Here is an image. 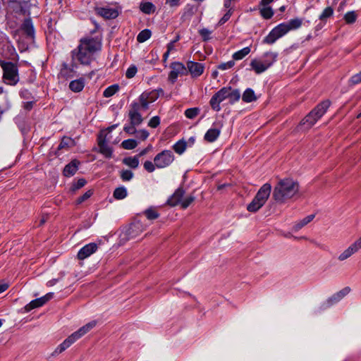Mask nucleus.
I'll list each match as a JSON object with an SVG mask.
<instances>
[{
	"instance_id": "1",
	"label": "nucleus",
	"mask_w": 361,
	"mask_h": 361,
	"mask_svg": "<svg viewBox=\"0 0 361 361\" xmlns=\"http://www.w3.org/2000/svg\"><path fill=\"white\" fill-rule=\"evenodd\" d=\"M102 48L101 39L98 37H87L80 40L78 47L72 51L74 61L82 65L88 66L94 60V55Z\"/></svg>"
},
{
	"instance_id": "2",
	"label": "nucleus",
	"mask_w": 361,
	"mask_h": 361,
	"mask_svg": "<svg viewBox=\"0 0 361 361\" xmlns=\"http://www.w3.org/2000/svg\"><path fill=\"white\" fill-rule=\"evenodd\" d=\"M299 191L298 183L292 178L281 179L274 188L273 199L277 203H284Z\"/></svg>"
},
{
	"instance_id": "3",
	"label": "nucleus",
	"mask_w": 361,
	"mask_h": 361,
	"mask_svg": "<svg viewBox=\"0 0 361 361\" xmlns=\"http://www.w3.org/2000/svg\"><path fill=\"white\" fill-rule=\"evenodd\" d=\"M331 102L325 100L317 104L301 121L302 125L311 128L326 113Z\"/></svg>"
},
{
	"instance_id": "4",
	"label": "nucleus",
	"mask_w": 361,
	"mask_h": 361,
	"mask_svg": "<svg viewBox=\"0 0 361 361\" xmlns=\"http://www.w3.org/2000/svg\"><path fill=\"white\" fill-rule=\"evenodd\" d=\"M0 66L3 70V79L6 81V84L16 85L19 81L17 65L11 61L1 60Z\"/></svg>"
},
{
	"instance_id": "5",
	"label": "nucleus",
	"mask_w": 361,
	"mask_h": 361,
	"mask_svg": "<svg viewBox=\"0 0 361 361\" xmlns=\"http://www.w3.org/2000/svg\"><path fill=\"white\" fill-rule=\"evenodd\" d=\"M116 125H114L109 127L107 130L109 133L113 129L116 128ZM110 137H108V133L106 130H103L100 133L98 136V145L99 147V152L104 154L106 157L110 158L112 155V149L111 148L106 144V141L109 140Z\"/></svg>"
},
{
	"instance_id": "6",
	"label": "nucleus",
	"mask_w": 361,
	"mask_h": 361,
	"mask_svg": "<svg viewBox=\"0 0 361 361\" xmlns=\"http://www.w3.org/2000/svg\"><path fill=\"white\" fill-rule=\"evenodd\" d=\"M174 161V155L171 150H163L154 158L157 168L163 169L169 166Z\"/></svg>"
},
{
	"instance_id": "7",
	"label": "nucleus",
	"mask_w": 361,
	"mask_h": 361,
	"mask_svg": "<svg viewBox=\"0 0 361 361\" xmlns=\"http://www.w3.org/2000/svg\"><path fill=\"white\" fill-rule=\"evenodd\" d=\"M171 71L169 74V80L174 83L178 76L187 75L188 71L183 63L180 62H173L170 65Z\"/></svg>"
},
{
	"instance_id": "8",
	"label": "nucleus",
	"mask_w": 361,
	"mask_h": 361,
	"mask_svg": "<svg viewBox=\"0 0 361 361\" xmlns=\"http://www.w3.org/2000/svg\"><path fill=\"white\" fill-rule=\"evenodd\" d=\"M94 10L97 15L102 16L104 19H114L119 14V11L116 6H97Z\"/></svg>"
},
{
	"instance_id": "9",
	"label": "nucleus",
	"mask_w": 361,
	"mask_h": 361,
	"mask_svg": "<svg viewBox=\"0 0 361 361\" xmlns=\"http://www.w3.org/2000/svg\"><path fill=\"white\" fill-rule=\"evenodd\" d=\"M159 97L157 91L150 92H143L140 96V106L143 109H147L149 103L154 102Z\"/></svg>"
},
{
	"instance_id": "10",
	"label": "nucleus",
	"mask_w": 361,
	"mask_h": 361,
	"mask_svg": "<svg viewBox=\"0 0 361 361\" xmlns=\"http://www.w3.org/2000/svg\"><path fill=\"white\" fill-rule=\"evenodd\" d=\"M361 249V243L357 240L355 243L350 245L346 250H345L339 256L338 259L343 261L351 257L353 254L357 252Z\"/></svg>"
},
{
	"instance_id": "11",
	"label": "nucleus",
	"mask_w": 361,
	"mask_h": 361,
	"mask_svg": "<svg viewBox=\"0 0 361 361\" xmlns=\"http://www.w3.org/2000/svg\"><path fill=\"white\" fill-rule=\"evenodd\" d=\"M186 68L188 71V73H190L192 77L197 78L203 73L204 67L200 63L195 61H188L187 63Z\"/></svg>"
},
{
	"instance_id": "12",
	"label": "nucleus",
	"mask_w": 361,
	"mask_h": 361,
	"mask_svg": "<svg viewBox=\"0 0 361 361\" xmlns=\"http://www.w3.org/2000/svg\"><path fill=\"white\" fill-rule=\"evenodd\" d=\"M98 247L96 243H89L82 247L78 252V258L80 260L85 259L90 257L92 254L94 253Z\"/></svg>"
},
{
	"instance_id": "13",
	"label": "nucleus",
	"mask_w": 361,
	"mask_h": 361,
	"mask_svg": "<svg viewBox=\"0 0 361 361\" xmlns=\"http://www.w3.org/2000/svg\"><path fill=\"white\" fill-rule=\"evenodd\" d=\"M185 190L183 188H178L176 190L174 193L168 199L166 204L171 207H175L178 204H180Z\"/></svg>"
},
{
	"instance_id": "14",
	"label": "nucleus",
	"mask_w": 361,
	"mask_h": 361,
	"mask_svg": "<svg viewBox=\"0 0 361 361\" xmlns=\"http://www.w3.org/2000/svg\"><path fill=\"white\" fill-rule=\"evenodd\" d=\"M271 191V185L269 183H265L260 188L255 197L257 198V200H261L265 204L270 195Z\"/></svg>"
},
{
	"instance_id": "15",
	"label": "nucleus",
	"mask_w": 361,
	"mask_h": 361,
	"mask_svg": "<svg viewBox=\"0 0 361 361\" xmlns=\"http://www.w3.org/2000/svg\"><path fill=\"white\" fill-rule=\"evenodd\" d=\"M97 325L96 321H92L87 324L84 325L81 328H80L78 331L73 333L71 335L73 338L75 339V341L80 338L82 336L89 332L91 329H92Z\"/></svg>"
},
{
	"instance_id": "16",
	"label": "nucleus",
	"mask_w": 361,
	"mask_h": 361,
	"mask_svg": "<svg viewBox=\"0 0 361 361\" xmlns=\"http://www.w3.org/2000/svg\"><path fill=\"white\" fill-rule=\"evenodd\" d=\"M130 126H126L124 130L129 134L135 133V103L131 104V109L129 111Z\"/></svg>"
},
{
	"instance_id": "17",
	"label": "nucleus",
	"mask_w": 361,
	"mask_h": 361,
	"mask_svg": "<svg viewBox=\"0 0 361 361\" xmlns=\"http://www.w3.org/2000/svg\"><path fill=\"white\" fill-rule=\"evenodd\" d=\"M79 164L80 162L76 159L71 161L64 167L63 175L67 177L73 176L78 171Z\"/></svg>"
},
{
	"instance_id": "18",
	"label": "nucleus",
	"mask_w": 361,
	"mask_h": 361,
	"mask_svg": "<svg viewBox=\"0 0 361 361\" xmlns=\"http://www.w3.org/2000/svg\"><path fill=\"white\" fill-rule=\"evenodd\" d=\"M21 30L29 37L33 38L35 30L30 18L25 19L21 25Z\"/></svg>"
},
{
	"instance_id": "19",
	"label": "nucleus",
	"mask_w": 361,
	"mask_h": 361,
	"mask_svg": "<svg viewBox=\"0 0 361 361\" xmlns=\"http://www.w3.org/2000/svg\"><path fill=\"white\" fill-rule=\"evenodd\" d=\"M140 10L145 14L150 15L156 11V6L154 4L147 1H142L139 5Z\"/></svg>"
},
{
	"instance_id": "20",
	"label": "nucleus",
	"mask_w": 361,
	"mask_h": 361,
	"mask_svg": "<svg viewBox=\"0 0 361 361\" xmlns=\"http://www.w3.org/2000/svg\"><path fill=\"white\" fill-rule=\"evenodd\" d=\"M220 133V128H212L206 132L204 138L208 142H213L219 137Z\"/></svg>"
},
{
	"instance_id": "21",
	"label": "nucleus",
	"mask_w": 361,
	"mask_h": 361,
	"mask_svg": "<svg viewBox=\"0 0 361 361\" xmlns=\"http://www.w3.org/2000/svg\"><path fill=\"white\" fill-rule=\"evenodd\" d=\"M75 339L73 338V336H69L66 339L63 341L62 343H61L56 349L54 352V355L59 354L66 350L68 348H69L73 343L75 342Z\"/></svg>"
},
{
	"instance_id": "22",
	"label": "nucleus",
	"mask_w": 361,
	"mask_h": 361,
	"mask_svg": "<svg viewBox=\"0 0 361 361\" xmlns=\"http://www.w3.org/2000/svg\"><path fill=\"white\" fill-rule=\"evenodd\" d=\"M252 69L255 71L257 74H261L268 69V67L264 65L261 59H253L250 62Z\"/></svg>"
},
{
	"instance_id": "23",
	"label": "nucleus",
	"mask_w": 361,
	"mask_h": 361,
	"mask_svg": "<svg viewBox=\"0 0 361 361\" xmlns=\"http://www.w3.org/2000/svg\"><path fill=\"white\" fill-rule=\"evenodd\" d=\"M277 56L278 55L276 53L267 52L263 55L262 59L261 60L262 61H263L264 65L267 66V67H268L269 68L276 61Z\"/></svg>"
},
{
	"instance_id": "24",
	"label": "nucleus",
	"mask_w": 361,
	"mask_h": 361,
	"mask_svg": "<svg viewBox=\"0 0 361 361\" xmlns=\"http://www.w3.org/2000/svg\"><path fill=\"white\" fill-rule=\"evenodd\" d=\"M85 87V80L81 78L73 80L69 84V88L74 92H79L83 90Z\"/></svg>"
},
{
	"instance_id": "25",
	"label": "nucleus",
	"mask_w": 361,
	"mask_h": 361,
	"mask_svg": "<svg viewBox=\"0 0 361 361\" xmlns=\"http://www.w3.org/2000/svg\"><path fill=\"white\" fill-rule=\"evenodd\" d=\"M242 99L245 103H250L255 102L257 99V97L252 89L247 88L242 95Z\"/></svg>"
},
{
	"instance_id": "26",
	"label": "nucleus",
	"mask_w": 361,
	"mask_h": 361,
	"mask_svg": "<svg viewBox=\"0 0 361 361\" xmlns=\"http://www.w3.org/2000/svg\"><path fill=\"white\" fill-rule=\"evenodd\" d=\"M264 203L261 200H257V197H254L252 201L247 205V209L250 212H257Z\"/></svg>"
},
{
	"instance_id": "27",
	"label": "nucleus",
	"mask_w": 361,
	"mask_h": 361,
	"mask_svg": "<svg viewBox=\"0 0 361 361\" xmlns=\"http://www.w3.org/2000/svg\"><path fill=\"white\" fill-rule=\"evenodd\" d=\"M228 96L229 102L231 104H233L238 101H239L240 98V92L239 90H232L231 87H228Z\"/></svg>"
},
{
	"instance_id": "28",
	"label": "nucleus",
	"mask_w": 361,
	"mask_h": 361,
	"mask_svg": "<svg viewBox=\"0 0 361 361\" xmlns=\"http://www.w3.org/2000/svg\"><path fill=\"white\" fill-rule=\"evenodd\" d=\"M314 214H310L306 217H305L304 219H302V220H300L299 222H298L294 226H293V230L295 231H299L300 229H301L303 226H305V225H307V224H309L310 222H311L314 218Z\"/></svg>"
},
{
	"instance_id": "29",
	"label": "nucleus",
	"mask_w": 361,
	"mask_h": 361,
	"mask_svg": "<svg viewBox=\"0 0 361 361\" xmlns=\"http://www.w3.org/2000/svg\"><path fill=\"white\" fill-rule=\"evenodd\" d=\"M128 195L127 190L125 187L121 186L116 188L113 193V197L118 200L124 199Z\"/></svg>"
},
{
	"instance_id": "30",
	"label": "nucleus",
	"mask_w": 361,
	"mask_h": 361,
	"mask_svg": "<svg viewBox=\"0 0 361 361\" xmlns=\"http://www.w3.org/2000/svg\"><path fill=\"white\" fill-rule=\"evenodd\" d=\"M187 147V142L184 140H180L173 145V149L178 154H182Z\"/></svg>"
},
{
	"instance_id": "31",
	"label": "nucleus",
	"mask_w": 361,
	"mask_h": 361,
	"mask_svg": "<svg viewBox=\"0 0 361 361\" xmlns=\"http://www.w3.org/2000/svg\"><path fill=\"white\" fill-rule=\"evenodd\" d=\"M75 145V141L68 137H63L58 147V149H68Z\"/></svg>"
},
{
	"instance_id": "32",
	"label": "nucleus",
	"mask_w": 361,
	"mask_h": 361,
	"mask_svg": "<svg viewBox=\"0 0 361 361\" xmlns=\"http://www.w3.org/2000/svg\"><path fill=\"white\" fill-rule=\"evenodd\" d=\"M288 27V31L299 28L302 24V20L298 18L291 19L288 22L285 23Z\"/></svg>"
},
{
	"instance_id": "33",
	"label": "nucleus",
	"mask_w": 361,
	"mask_h": 361,
	"mask_svg": "<svg viewBox=\"0 0 361 361\" xmlns=\"http://www.w3.org/2000/svg\"><path fill=\"white\" fill-rule=\"evenodd\" d=\"M273 30L276 33L279 38L282 37L289 32L285 23L278 25L274 28H273Z\"/></svg>"
},
{
	"instance_id": "34",
	"label": "nucleus",
	"mask_w": 361,
	"mask_h": 361,
	"mask_svg": "<svg viewBox=\"0 0 361 361\" xmlns=\"http://www.w3.org/2000/svg\"><path fill=\"white\" fill-rule=\"evenodd\" d=\"M250 52V47H246L233 54V59L234 60H240L243 59L245 56H246Z\"/></svg>"
},
{
	"instance_id": "35",
	"label": "nucleus",
	"mask_w": 361,
	"mask_h": 361,
	"mask_svg": "<svg viewBox=\"0 0 361 361\" xmlns=\"http://www.w3.org/2000/svg\"><path fill=\"white\" fill-rule=\"evenodd\" d=\"M152 36V32L149 29L142 30L137 36V41L142 43L147 41Z\"/></svg>"
},
{
	"instance_id": "36",
	"label": "nucleus",
	"mask_w": 361,
	"mask_h": 361,
	"mask_svg": "<svg viewBox=\"0 0 361 361\" xmlns=\"http://www.w3.org/2000/svg\"><path fill=\"white\" fill-rule=\"evenodd\" d=\"M42 300H41L40 298L32 300L29 304H27L25 307V310L27 312H29V311L32 310V309L42 306L44 304L42 303Z\"/></svg>"
},
{
	"instance_id": "37",
	"label": "nucleus",
	"mask_w": 361,
	"mask_h": 361,
	"mask_svg": "<svg viewBox=\"0 0 361 361\" xmlns=\"http://www.w3.org/2000/svg\"><path fill=\"white\" fill-rule=\"evenodd\" d=\"M278 39H279L276 35V33L274 32V30L272 29L271 32L269 33V35L263 39V43L268 44H274Z\"/></svg>"
},
{
	"instance_id": "38",
	"label": "nucleus",
	"mask_w": 361,
	"mask_h": 361,
	"mask_svg": "<svg viewBox=\"0 0 361 361\" xmlns=\"http://www.w3.org/2000/svg\"><path fill=\"white\" fill-rule=\"evenodd\" d=\"M119 90V87L118 85H113L108 87L103 92V96L104 97H110L116 94Z\"/></svg>"
},
{
	"instance_id": "39",
	"label": "nucleus",
	"mask_w": 361,
	"mask_h": 361,
	"mask_svg": "<svg viewBox=\"0 0 361 361\" xmlns=\"http://www.w3.org/2000/svg\"><path fill=\"white\" fill-rule=\"evenodd\" d=\"M260 14L264 19H270L274 16V11L270 6H264L260 9Z\"/></svg>"
},
{
	"instance_id": "40",
	"label": "nucleus",
	"mask_w": 361,
	"mask_h": 361,
	"mask_svg": "<svg viewBox=\"0 0 361 361\" xmlns=\"http://www.w3.org/2000/svg\"><path fill=\"white\" fill-rule=\"evenodd\" d=\"M221 100L216 96L215 94L212 97L209 101L211 107L212 108L213 110L216 111H219L221 110Z\"/></svg>"
},
{
	"instance_id": "41",
	"label": "nucleus",
	"mask_w": 361,
	"mask_h": 361,
	"mask_svg": "<svg viewBox=\"0 0 361 361\" xmlns=\"http://www.w3.org/2000/svg\"><path fill=\"white\" fill-rule=\"evenodd\" d=\"M145 216L149 220L157 219L159 216V214L155 209L149 208L144 212Z\"/></svg>"
},
{
	"instance_id": "42",
	"label": "nucleus",
	"mask_w": 361,
	"mask_h": 361,
	"mask_svg": "<svg viewBox=\"0 0 361 361\" xmlns=\"http://www.w3.org/2000/svg\"><path fill=\"white\" fill-rule=\"evenodd\" d=\"M357 14L355 11L347 12L344 16V20L346 23L352 24L356 21Z\"/></svg>"
},
{
	"instance_id": "43",
	"label": "nucleus",
	"mask_w": 361,
	"mask_h": 361,
	"mask_svg": "<svg viewBox=\"0 0 361 361\" xmlns=\"http://www.w3.org/2000/svg\"><path fill=\"white\" fill-rule=\"evenodd\" d=\"M228 90L229 88H228V87H222L217 92H216L215 94L221 100V102H223L228 98Z\"/></svg>"
},
{
	"instance_id": "44",
	"label": "nucleus",
	"mask_w": 361,
	"mask_h": 361,
	"mask_svg": "<svg viewBox=\"0 0 361 361\" xmlns=\"http://www.w3.org/2000/svg\"><path fill=\"white\" fill-rule=\"evenodd\" d=\"M200 113V109L197 107L190 108L185 110V116L190 119L195 118Z\"/></svg>"
},
{
	"instance_id": "45",
	"label": "nucleus",
	"mask_w": 361,
	"mask_h": 361,
	"mask_svg": "<svg viewBox=\"0 0 361 361\" xmlns=\"http://www.w3.org/2000/svg\"><path fill=\"white\" fill-rule=\"evenodd\" d=\"M334 13V9L331 6L326 7L319 16V20H324L331 17Z\"/></svg>"
},
{
	"instance_id": "46",
	"label": "nucleus",
	"mask_w": 361,
	"mask_h": 361,
	"mask_svg": "<svg viewBox=\"0 0 361 361\" xmlns=\"http://www.w3.org/2000/svg\"><path fill=\"white\" fill-rule=\"evenodd\" d=\"M195 197L193 195L187 196L185 199H182L180 202V206L183 209L188 208L195 200Z\"/></svg>"
},
{
	"instance_id": "47",
	"label": "nucleus",
	"mask_w": 361,
	"mask_h": 361,
	"mask_svg": "<svg viewBox=\"0 0 361 361\" xmlns=\"http://www.w3.org/2000/svg\"><path fill=\"white\" fill-rule=\"evenodd\" d=\"M121 146L123 148L126 149H132L135 147V140L134 139H128L123 141L121 143Z\"/></svg>"
},
{
	"instance_id": "48",
	"label": "nucleus",
	"mask_w": 361,
	"mask_h": 361,
	"mask_svg": "<svg viewBox=\"0 0 361 361\" xmlns=\"http://www.w3.org/2000/svg\"><path fill=\"white\" fill-rule=\"evenodd\" d=\"M199 34L202 37V40L204 42H207L211 39L210 35L212 34V31L209 30L207 28H202L199 30Z\"/></svg>"
},
{
	"instance_id": "49",
	"label": "nucleus",
	"mask_w": 361,
	"mask_h": 361,
	"mask_svg": "<svg viewBox=\"0 0 361 361\" xmlns=\"http://www.w3.org/2000/svg\"><path fill=\"white\" fill-rule=\"evenodd\" d=\"M133 173L130 170H123L121 173V178L123 181H128L132 179Z\"/></svg>"
},
{
	"instance_id": "50",
	"label": "nucleus",
	"mask_w": 361,
	"mask_h": 361,
	"mask_svg": "<svg viewBox=\"0 0 361 361\" xmlns=\"http://www.w3.org/2000/svg\"><path fill=\"white\" fill-rule=\"evenodd\" d=\"M72 72V70L68 68V65L66 63H63L62 65V68L60 71V75L63 78H68L71 77L72 75L69 73Z\"/></svg>"
},
{
	"instance_id": "51",
	"label": "nucleus",
	"mask_w": 361,
	"mask_h": 361,
	"mask_svg": "<svg viewBox=\"0 0 361 361\" xmlns=\"http://www.w3.org/2000/svg\"><path fill=\"white\" fill-rule=\"evenodd\" d=\"M235 65L234 61L231 60L226 63H221L218 65L217 68L219 70L224 71L231 68Z\"/></svg>"
},
{
	"instance_id": "52",
	"label": "nucleus",
	"mask_w": 361,
	"mask_h": 361,
	"mask_svg": "<svg viewBox=\"0 0 361 361\" xmlns=\"http://www.w3.org/2000/svg\"><path fill=\"white\" fill-rule=\"evenodd\" d=\"M92 192L91 190L87 191L84 195H82V196L79 197L76 200V204H81L82 202H83L85 200H87V199H89L92 196Z\"/></svg>"
},
{
	"instance_id": "53",
	"label": "nucleus",
	"mask_w": 361,
	"mask_h": 361,
	"mask_svg": "<svg viewBox=\"0 0 361 361\" xmlns=\"http://www.w3.org/2000/svg\"><path fill=\"white\" fill-rule=\"evenodd\" d=\"M149 136V133L147 130H137V140H145Z\"/></svg>"
},
{
	"instance_id": "54",
	"label": "nucleus",
	"mask_w": 361,
	"mask_h": 361,
	"mask_svg": "<svg viewBox=\"0 0 361 361\" xmlns=\"http://www.w3.org/2000/svg\"><path fill=\"white\" fill-rule=\"evenodd\" d=\"M232 9H228V11L224 15V16L219 20L218 24L222 25L227 22L232 15Z\"/></svg>"
},
{
	"instance_id": "55",
	"label": "nucleus",
	"mask_w": 361,
	"mask_h": 361,
	"mask_svg": "<svg viewBox=\"0 0 361 361\" xmlns=\"http://www.w3.org/2000/svg\"><path fill=\"white\" fill-rule=\"evenodd\" d=\"M160 123V118L159 116H154L152 117L149 123H148V126L151 127V128H157Z\"/></svg>"
},
{
	"instance_id": "56",
	"label": "nucleus",
	"mask_w": 361,
	"mask_h": 361,
	"mask_svg": "<svg viewBox=\"0 0 361 361\" xmlns=\"http://www.w3.org/2000/svg\"><path fill=\"white\" fill-rule=\"evenodd\" d=\"M155 167H156V166L154 164V162L152 163L150 161H146L144 163L145 169L149 173L153 172L155 170Z\"/></svg>"
},
{
	"instance_id": "57",
	"label": "nucleus",
	"mask_w": 361,
	"mask_h": 361,
	"mask_svg": "<svg viewBox=\"0 0 361 361\" xmlns=\"http://www.w3.org/2000/svg\"><path fill=\"white\" fill-rule=\"evenodd\" d=\"M341 299H342L341 297L340 296V295L337 292L336 293H335L331 298H329V300H327V302L329 303V305H333L334 303L338 302Z\"/></svg>"
},
{
	"instance_id": "58",
	"label": "nucleus",
	"mask_w": 361,
	"mask_h": 361,
	"mask_svg": "<svg viewBox=\"0 0 361 361\" xmlns=\"http://www.w3.org/2000/svg\"><path fill=\"white\" fill-rule=\"evenodd\" d=\"M350 82L352 85H357L361 82V71L353 75L350 79Z\"/></svg>"
},
{
	"instance_id": "59",
	"label": "nucleus",
	"mask_w": 361,
	"mask_h": 361,
	"mask_svg": "<svg viewBox=\"0 0 361 361\" xmlns=\"http://www.w3.org/2000/svg\"><path fill=\"white\" fill-rule=\"evenodd\" d=\"M123 162L132 168H135V157L125 158Z\"/></svg>"
},
{
	"instance_id": "60",
	"label": "nucleus",
	"mask_w": 361,
	"mask_h": 361,
	"mask_svg": "<svg viewBox=\"0 0 361 361\" xmlns=\"http://www.w3.org/2000/svg\"><path fill=\"white\" fill-rule=\"evenodd\" d=\"M127 78H132L135 75V66L132 65L126 71V73Z\"/></svg>"
},
{
	"instance_id": "61",
	"label": "nucleus",
	"mask_w": 361,
	"mask_h": 361,
	"mask_svg": "<svg viewBox=\"0 0 361 361\" xmlns=\"http://www.w3.org/2000/svg\"><path fill=\"white\" fill-rule=\"evenodd\" d=\"M86 180L84 178L79 179L75 184L73 185L74 190H78L82 188L86 184Z\"/></svg>"
},
{
	"instance_id": "62",
	"label": "nucleus",
	"mask_w": 361,
	"mask_h": 361,
	"mask_svg": "<svg viewBox=\"0 0 361 361\" xmlns=\"http://www.w3.org/2000/svg\"><path fill=\"white\" fill-rule=\"evenodd\" d=\"M54 296L53 293H49L44 295L43 297H41L40 299L42 300V302L44 305L46 302H47L49 300H50Z\"/></svg>"
},
{
	"instance_id": "63",
	"label": "nucleus",
	"mask_w": 361,
	"mask_h": 361,
	"mask_svg": "<svg viewBox=\"0 0 361 361\" xmlns=\"http://www.w3.org/2000/svg\"><path fill=\"white\" fill-rule=\"evenodd\" d=\"M54 296L53 293H49L44 295L43 297H41L40 299L42 300V302L44 305L46 302H47L49 300H50Z\"/></svg>"
},
{
	"instance_id": "64",
	"label": "nucleus",
	"mask_w": 361,
	"mask_h": 361,
	"mask_svg": "<svg viewBox=\"0 0 361 361\" xmlns=\"http://www.w3.org/2000/svg\"><path fill=\"white\" fill-rule=\"evenodd\" d=\"M350 291V288L349 287H345L341 290L338 291V294L341 297V298H344L347 294H348Z\"/></svg>"
}]
</instances>
